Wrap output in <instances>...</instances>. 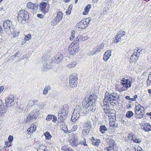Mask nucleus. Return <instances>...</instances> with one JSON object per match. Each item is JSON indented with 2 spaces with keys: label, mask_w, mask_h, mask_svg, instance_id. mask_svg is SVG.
Listing matches in <instances>:
<instances>
[{
  "label": "nucleus",
  "mask_w": 151,
  "mask_h": 151,
  "mask_svg": "<svg viewBox=\"0 0 151 151\" xmlns=\"http://www.w3.org/2000/svg\"><path fill=\"white\" fill-rule=\"evenodd\" d=\"M97 98L94 94L87 95L82 102V105L86 107L89 111L94 112L96 109L95 102Z\"/></svg>",
  "instance_id": "nucleus-1"
},
{
  "label": "nucleus",
  "mask_w": 151,
  "mask_h": 151,
  "mask_svg": "<svg viewBox=\"0 0 151 151\" xmlns=\"http://www.w3.org/2000/svg\"><path fill=\"white\" fill-rule=\"evenodd\" d=\"M68 111V106L67 105H64L62 107L60 112L58 113V121L62 122L64 121L66 117Z\"/></svg>",
  "instance_id": "nucleus-2"
},
{
  "label": "nucleus",
  "mask_w": 151,
  "mask_h": 151,
  "mask_svg": "<svg viewBox=\"0 0 151 151\" xmlns=\"http://www.w3.org/2000/svg\"><path fill=\"white\" fill-rule=\"evenodd\" d=\"M28 12L26 10H22L20 11L18 15V20L20 23L24 24L29 19Z\"/></svg>",
  "instance_id": "nucleus-3"
},
{
  "label": "nucleus",
  "mask_w": 151,
  "mask_h": 151,
  "mask_svg": "<svg viewBox=\"0 0 151 151\" xmlns=\"http://www.w3.org/2000/svg\"><path fill=\"white\" fill-rule=\"evenodd\" d=\"M3 27L5 32L9 34L12 32L14 28L12 23L9 20H6L4 22Z\"/></svg>",
  "instance_id": "nucleus-4"
},
{
  "label": "nucleus",
  "mask_w": 151,
  "mask_h": 151,
  "mask_svg": "<svg viewBox=\"0 0 151 151\" xmlns=\"http://www.w3.org/2000/svg\"><path fill=\"white\" fill-rule=\"evenodd\" d=\"M71 132L69 130L68 132L70 138V145L73 146H77L78 144V137L77 134L74 133H71Z\"/></svg>",
  "instance_id": "nucleus-5"
},
{
  "label": "nucleus",
  "mask_w": 151,
  "mask_h": 151,
  "mask_svg": "<svg viewBox=\"0 0 151 151\" xmlns=\"http://www.w3.org/2000/svg\"><path fill=\"white\" fill-rule=\"evenodd\" d=\"M40 114V112L38 109H36L33 110L28 115L27 117V121L31 122L33 119L36 120Z\"/></svg>",
  "instance_id": "nucleus-6"
},
{
  "label": "nucleus",
  "mask_w": 151,
  "mask_h": 151,
  "mask_svg": "<svg viewBox=\"0 0 151 151\" xmlns=\"http://www.w3.org/2000/svg\"><path fill=\"white\" fill-rule=\"evenodd\" d=\"M90 19L87 18L86 19H83V20L80 22L78 23V26L79 28L82 29L86 28L89 24V22L91 21Z\"/></svg>",
  "instance_id": "nucleus-7"
},
{
  "label": "nucleus",
  "mask_w": 151,
  "mask_h": 151,
  "mask_svg": "<svg viewBox=\"0 0 151 151\" xmlns=\"http://www.w3.org/2000/svg\"><path fill=\"white\" fill-rule=\"evenodd\" d=\"M135 116L136 118L141 119L143 117L144 114L145 113V109L141 110L138 107H136V109L134 110Z\"/></svg>",
  "instance_id": "nucleus-8"
},
{
  "label": "nucleus",
  "mask_w": 151,
  "mask_h": 151,
  "mask_svg": "<svg viewBox=\"0 0 151 151\" xmlns=\"http://www.w3.org/2000/svg\"><path fill=\"white\" fill-rule=\"evenodd\" d=\"M79 109L77 107L75 108L72 115L71 120L72 122H75L79 117L80 113L79 112Z\"/></svg>",
  "instance_id": "nucleus-9"
},
{
  "label": "nucleus",
  "mask_w": 151,
  "mask_h": 151,
  "mask_svg": "<svg viewBox=\"0 0 151 151\" xmlns=\"http://www.w3.org/2000/svg\"><path fill=\"white\" fill-rule=\"evenodd\" d=\"M121 84L124 87L127 88L124 90H127L128 88H130L132 86V82L128 79L123 78L121 81Z\"/></svg>",
  "instance_id": "nucleus-10"
},
{
  "label": "nucleus",
  "mask_w": 151,
  "mask_h": 151,
  "mask_svg": "<svg viewBox=\"0 0 151 151\" xmlns=\"http://www.w3.org/2000/svg\"><path fill=\"white\" fill-rule=\"evenodd\" d=\"M14 97L12 95H10L9 97L7 98V99L6 100V104L7 107L10 106L14 104Z\"/></svg>",
  "instance_id": "nucleus-11"
},
{
  "label": "nucleus",
  "mask_w": 151,
  "mask_h": 151,
  "mask_svg": "<svg viewBox=\"0 0 151 151\" xmlns=\"http://www.w3.org/2000/svg\"><path fill=\"white\" fill-rule=\"evenodd\" d=\"M125 33V32L122 30H120L118 32L115 37V39L117 42L121 41V37L124 35Z\"/></svg>",
  "instance_id": "nucleus-12"
},
{
  "label": "nucleus",
  "mask_w": 151,
  "mask_h": 151,
  "mask_svg": "<svg viewBox=\"0 0 151 151\" xmlns=\"http://www.w3.org/2000/svg\"><path fill=\"white\" fill-rule=\"evenodd\" d=\"M51 68L49 64L45 63L42 68V70L43 72H45L50 70Z\"/></svg>",
  "instance_id": "nucleus-13"
},
{
  "label": "nucleus",
  "mask_w": 151,
  "mask_h": 151,
  "mask_svg": "<svg viewBox=\"0 0 151 151\" xmlns=\"http://www.w3.org/2000/svg\"><path fill=\"white\" fill-rule=\"evenodd\" d=\"M38 5L33 4L32 2H29L27 4V7L29 9L34 10L35 8L38 7Z\"/></svg>",
  "instance_id": "nucleus-14"
},
{
  "label": "nucleus",
  "mask_w": 151,
  "mask_h": 151,
  "mask_svg": "<svg viewBox=\"0 0 151 151\" xmlns=\"http://www.w3.org/2000/svg\"><path fill=\"white\" fill-rule=\"evenodd\" d=\"M47 5V4L45 2H42L40 4L39 6L40 9L42 12L45 13L46 12V7Z\"/></svg>",
  "instance_id": "nucleus-15"
},
{
  "label": "nucleus",
  "mask_w": 151,
  "mask_h": 151,
  "mask_svg": "<svg viewBox=\"0 0 151 151\" xmlns=\"http://www.w3.org/2000/svg\"><path fill=\"white\" fill-rule=\"evenodd\" d=\"M104 101H112V99L111 93H110L109 92L106 91L105 93L104 96Z\"/></svg>",
  "instance_id": "nucleus-16"
},
{
  "label": "nucleus",
  "mask_w": 151,
  "mask_h": 151,
  "mask_svg": "<svg viewBox=\"0 0 151 151\" xmlns=\"http://www.w3.org/2000/svg\"><path fill=\"white\" fill-rule=\"evenodd\" d=\"M68 52L71 55H74L77 52V51L75 50L74 47H72L70 45L68 47Z\"/></svg>",
  "instance_id": "nucleus-17"
},
{
  "label": "nucleus",
  "mask_w": 151,
  "mask_h": 151,
  "mask_svg": "<svg viewBox=\"0 0 151 151\" xmlns=\"http://www.w3.org/2000/svg\"><path fill=\"white\" fill-rule=\"evenodd\" d=\"M78 109H79V112H80V113H82L83 114H86V113L89 111V110L86 107L84 106L83 105L81 108H78Z\"/></svg>",
  "instance_id": "nucleus-18"
},
{
  "label": "nucleus",
  "mask_w": 151,
  "mask_h": 151,
  "mask_svg": "<svg viewBox=\"0 0 151 151\" xmlns=\"http://www.w3.org/2000/svg\"><path fill=\"white\" fill-rule=\"evenodd\" d=\"M112 101H116L119 99V95L116 93H111Z\"/></svg>",
  "instance_id": "nucleus-19"
},
{
  "label": "nucleus",
  "mask_w": 151,
  "mask_h": 151,
  "mask_svg": "<svg viewBox=\"0 0 151 151\" xmlns=\"http://www.w3.org/2000/svg\"><path fill=\"white\" fill-rule=\"evenodd\" d=\"M139 54L136 55V53L134 52L131 57L130 60H131L132 62L135 61L139 58Z\"/></svg>",
  "instance_id": "nucleus-20"
},
{
  "label": "nucleus",
  "mask_w": 151,
  "mask_h": 151,
  "mask_svg": "<svg viewBox=\"0 0 151 151\" xmlns=\"http://www.w3.org/2000/svg\"><path fill=\"white\" fill-rule=\"evenodd\" d=\"M91 5L90 4H88L84 8V11L83 12V15H86L89 12L90 9L91 8Z\"/></svg>",
  "instance_id": "nucleus-21"
},
{
  "label": "nucleus",
  "mask_w": 151,
  "mask_h": 151,
  "mask_svg": "<svg viewBox=\"0 0 151 151\" xmlns=\"http://www.w3.org/2000/svg\"><path fill=\"white\" fill-rule=\"evenodd\" d=\"M92 144L94 145L98 146L99 143L100 142V140L99 139H95L93 137L92 138Z\"/></svg>",
  "instance_id": "nucleus-22"
},
{
  "label": "nucleus",
  "mask_w": 151,
  "mask_h": 151,
  "mask_svg": "<svg viewBox=\"0 0 151 151\" xmlns=\"http://www.w3.org/2000/svg\"><path fill=\"white\" fill-rule=\"evenodd\" d=\"M78 84L77 80L69 81V85L71 88H74L76 87Z\"/></svg>",
  "instance_id": "nucleus-23"
},
{
  "label": "nucleus",
  "mask_w": 151,
  "mask_h": 151,
  "mask_svg": "<svg viewBox=\"0 0 151 151\" xmlns=\"http://www.w3.org/2000/svg\"><path fill=\"white\" fill-rule=\"evenodd\" d=\"M143 129L145 132L150 131L151 129V127L150 125L148 124H145L143 126Z\"/></svg>",
  "instance_id": "nucleus-24"
},
{
  "label": "nucleus",
  "mask_w": 151,
  "mask_h": 151,
  "mask_svg": "<svg viewBox=\"0 0 151 151\" xmlns=\"http://www.w3.org/2000/svg\"><path fill=\"white\" fill-rule=\"evenodd\" d=\"M91 123L89 121H87L83 125V127L84 128H87L88 129H91Z\"/></svg>",
  "instance_id": "nucleus-25"
},
{
  "label": "nucleus",
  "mask_w": 151,
  "mask_h": 151,
  "mask_svg": "<svg viewBox=\"0 0 151 151\" xmlns=\"http://www.w3.org/2000/svg\"><path fill=\"white\" fill-rule=\"evenodd\" d=\"M78 78H77V75L74 74L70 76L69 77V81H75L78 80Z\"/></svg>",
  "instance_id": "nucleus-26"
},
{
  "label": "nucleus",
  "mask_w": 151,
  "mask_h": 151,
  "mask_svg": "<svg viewBox=\"0 0 151 151\" xmlns=\"http://www.w3.org/2000/svg\"><path fill=\"white\" fill-rule=\"evenodd\" d=\"M107 130V129L105 125H102L100 127L99 131L102 134L104 133L105 131Z\"/></svg>",
  "instance_id": "nucleus-27"
},
{
  "label": "nucleus",
  "mask_w": 151,
  "mask_h": 151,
  "mask_svg": "<svg viewBox=\"0 0 151 151\" xmlns=\"http://www.w3.org/2000/svg\"><path fill=\"white\" fill-rule=\"evenodd\" d=\"M37 151H47V150L45 145H42L39 146Z\"/></svg>",
  "instance_id": "nucleus-28"
},
{
  "label": "nucleus",
  "mask_w": 151,
  "mask_h": 151,
  "mask_svg": "<svg viewBox=\"0 0 151 151\" xmlns=\"http://www.w3.org/2000/svg\"><path fill=\"white\" fill-rule=\"evenodd\" d=\"M97 52V50H95V49H93L92 50L90 51L88 53V55L89 56L96 55V54Z\"/></svg>",
  "instance_id": "nucleus-29"
},
{
  "label": "nucleus",
  "mask_w": 151,
  "mask_h": 151,
  "mask_svg": "<svg viewBox=\"0 0 151 151\" xmlns=\"http://www.w3.org/2000/svg\"><path fill=\"white\" fill-rule=\"evenodd\" d=\"M57 62L58 63L61 62L63 58V56L61 53H59L58 55H57Z\"/></svg>",
  "instance_id": "nucleus-30"
},
{
  "label": "nucleus",
  "mask_w": 151,
  "mask_h": 151,
  "mask_svg": "<svg viewBox=\"0 0 151 151\" xmlns=\"http://www.w3.org/2000/svg\"><path fill=\"white\" fill-rule=\"evenodd\" d=\"M63 17V13L61 12H59L57 13V14L56 17L59 20H61Z\"/></svg>",
  "instance_id": "nucleus-31"
},
{
  "label": "nucleus",
  "mask_w": 151,
  "mask_h": 151,
  "mask_svg": "<svg viewBox=\"0 0 151 151\" xmlns=\"http://www.w3.org/2000/svg\"><path fill=\"white\" fill-rule=\"evenodd\" d=\"M133 113L131 111H129L127 112L126 116L128 118H131L134 115Z\"/></svg>",
  "instance_id": "nucleus-32"
},
{
  "label": "nucleus",
  "mask_w": 151,
  "mask_h": 151,
  "mask_svg": "<svg viewBox=\"0 0 151 151\" xmlns=\"http://www.w3.org/2000/svg\"><path fill=\"white\" fill-rule=\"evenodd\" d=\"M106 141L109 145H114L115 141L111 138H108L106 139Z\"/></svg>",
  "instance_id": "nucleus-33"
},
{
  "label": "nucleus",
  "mask_w": 151,
  "mask_h": 151,
  "mask_svg": "<svg viewBox=\"0 0 151 151\" xmlns=\"http://www.w3.org/2000/svg\"><path fill=\"white\" fill-rule=\"evenodd\" d=\"M76 65V63L75 62L70 63L67 65V66L69 68H74Z\"/></svg>",
  "instance_id": "nucleus-34"
},
{
  "label": "nucleus",
  "mask_w": 151,
  "mask_h": 151,
  "mask_svg": "<svg viewBox=\"0 0 151 151\" xmlns=\"http://www.w3.org/2000/svg\"><path fill=\"white\" fill-rule=\"evenodd\" d=\"M50 87L49 86H46L45 87L43 91V94L45 95H46L47 94L48 91L50 90Z\"/></svg>",
  "instance_id": "nucleus-35"
},
{
  "label": "nucleus",
  "mask_w": 151,
  "mask_h": 151,
  "mask_svg": "<svg viewBox=\"0 0 151 151\" xmlns=\"http://www.w3.org/2000/svg\"><path fill=\"white\" fill-rule=\"evenodd\" d=\"M109 126L111 127H112V128L114 127H116V122L115 121L112 120H110L109 121Z\"/></svg>",
  "instance_id": "nucleus-36"
},
{
  "label": "nucleus",
  "mask_w": 151,
  "mask_h": 151,
  "mask_svg": "<svg viewBox=\"0 0 151 151\" xmlns=\"http://www.w3.org/2000/svg\"><path fill=\"white\" fill-rule=\"evenodd\" d=\"M79 39L80 41H83L87 40L88 37L87 36H83V35H79Z\"/></svg>",
  "instance_id": "nucleus-37"
},
{
  "label": "nucleus",
  "mask_w": 151,
  "mask_h": 151,
  "mask_svg": "<svg viewBox=\"0 0 151 151\" xmlns=\"http://www.w3.org/2000/svg\"><path fill=\"white\" fill-rule=\"evenodd\" d=\"M101 104V106L103 109L109 106V105L108 104V102L107 101H104Z\"/></svg>",
  "instance_id": "nucleus-38"
},
{
  "label": "nucleus",
  "mask_w": 151,
  "mask_h": 151,
  "mask_svg": "<svg viewBox=\"0 0 151 151\" xmlns=\"http://www.w3.org/2000/svg\"><path fill=\"white\" fill-rule=\"evenodd\" d=\"M147 85L149 86L150 85L151 83V73L149 75L148 79L147 81Z\"/></svg>",
  "instance_id": "nucleus-39"
},
{
  "label": "nucleus",
  "mask_w": 151,
  "mask_h": 151,
  "mask_svg": "<svg viewBox=\"0 0 151 151\" xmlns=\"http://www.w3.org/2000/svg\"><path fill=\"white\" fill-rule=\"evenodd\" d=\"M34 124L32 125L28 129L27 131L28 132L30 133H33L34 132H35V130H33V128H34Z\"/></svg>",
  "instance_id": "nucleus-40"
},
{
  "label": "nucleus",
  "mask_w": 151,
  "mask_h": 151,
  "mask_svg": "<svg viewBox=\"0 0 151 151\" xmlns=\"http://www.w3.org/2000/svg\"><path fill=\"white\" fill-rule=\"evenodd\" d=\"M44 134L46 139H51V136L48 132H46Z\"/></svg>",
  "instance_id": "nucleus-41"
},
{
  "label": "nucleus",
  "mask_w": 151,
  "mask_h": 151,
  "mask_svg": "<svg viewBox=\"0 0 151 151\" xmlns=\"http://www.w3.org/2000/svg\"><path fill=\"white\" fill-rule=\"evenodd\" d=\"M8 107H7V106H4L3 107L1 108V110L0 111V112L1 113V111H2V113H5Z\"/></svg>",
  "instance_id": "nucleus-42"
},
{
  "label": "nucleus",
  "mask_w": 151,
  "mask_h": 151,
  "mask_svg": "<svg viewBox=\"0 0 151 151\" xmlns=\"http://www.w3.org/2000/svg\"><path fill=\"white\" fill-rule=\"evenodd\" d=\"M142 50L136 48V49L134 50V52L136 53V55L139 54V56H140V52Z\"/></svg>",
  "instance_id": "nucleus-43"
},
{
  "label": "nucleus",
  "mask_w": 151,
  "mask_h": 151,
  "mask_svg": "<svg viewBox=\"0 0 151 151\" xmlns=\"http://www.w3.org/2000/svg\"><path fill=\"white\" fill-rule=\"evenodd\" d=\"M104 55L110 57L111 55V50H107L105 52Z\"/></svg>",
  "instance_id": "nucleus-44"
},
{
  "label": "nucleus",
  "mask_w": 151,
  "mask_h": 151,
  "mask_svg": "<svg viewBox=\"0 0 151 151\" xmlns=\"http://www.w3.org/2000/svg\"><path fill=\"white\" fill-rule=\"evenodd\" d=\"M33 105H34V104L33 103V101H32V100H30L29 102L27 107L29 108H30Z\"/></svg>",
  "instance_id": "nucleus-45"
},
{
  "label": "nucleus",
  "mask_w": 151,
  "mask_h": 151,
  "mask_svg": "<svg viewBox=\"0 0 151 151\" xmlns=\"http://www.w3.org/2000/svg\"><path fill=\"white\" fill-rule=\"evenodd\" d=\"M104 112L106 114H109L110 112V109L109 108V106L106 108H104Z\"/></svg>",
  "instance_id": "nucleus-46"
},
{
  "label": "nucleus",
  "mask_w": 151,
  "mask_h": 151,
  "mask_svg": "<svg viewBox=\"0 0 151 151\" xmlns=\"http://www.w3.org/2000/svg\"><path fill=\"white\" fill-rule=\"evenodd\" d=\"M31 35L30 34H29L28 35H27L25 36L24 40L26 41L29 40L31 39Z\"/></svg>",
  "instance_id": "nucleus-47"
},
{
  "label": "nucleus",
  "mask_w": 151,
  "mask_h": 151,
  "mask_svg": "<svg viewBox=\"0 0 151 151\" xmlns=\"http://www.w3.org/2000/svg\"><path fill=\"white\" fill-rule=\"evenodd\" d=\"M37 106L40 109H42L45 107V105L44 104L42 103L38 104Z\"/></svg>",
  "instance_id": "nucleus-48"
},
{
  "label": "nucleus",
  "mask_w": 151,
  "mask_h": 151,
  "mask_svg": "<svg viewBox=\"0 0 151 151\" xmlns=\"http://www.w3.org/2000/svg\"><path fill=\"white\" fill-rule=\"evenodd\" d=\"M13 137L12 136L9 135L8 138L9 142V143H11L13 141Z\"/></svg>",
  "instance_id": "nucleus-49"
},
{
  "label": "nucleus",
  "mask_w": 151,
  "mask_h": 151,
  "mask_svg": "<svg viewBox=\"0 0 151 151\" xmlns=\"http://www.w3.org/2000/svg\"><path fill=\"white\" fill-rule=\"evenodd\" d=\"M53 115H48L46 118V120L47 121L51 120L52 118Z\"/></svg>",
  "instance_id": "nucleus-50"
},
{
  "label": "nucleus",
  "mask_w": 151,
  "mask_h": 151,
  "mask_svg": "<svg viewBox=\"0 0 151 151\" xmlns=\"http://www.w3.org/2000/svg\"><path fill=\"white\" fill-rule=\"evenodd\" d=\"M80 144L81 145H83L84 146H87V144H86V140L84 139H83V140L81 141L80 142Z\"/></svg>",
  "instance_id": "nucleus-51"
},
{
  "label": "nucleus",
  "mask_w": 151,
  "mask_h": 151,
  "mask_svg": "<svg viewBox=\"0 0 151 151\" xmlns=\"http://www.w3.org/2000/svg\"><path fill=\"white\" fill-rule=\"evenodd\" d=\"M133 141L136 143H139L141 142V140L139 138H138L137 137L136 139H134Z\"/></svg>",
  "instance_id": "nucleus-52"
},
{
  "label": "nucleus",
  "mask_w": 151,
  "mask_h": 151,
  "mask_svg": "<svg viewBox=\"0 0 151 151\" xmlns=\"http://www.w3.org/2000/svg\"><path fill=\"white\" fill-rule=\"evenodd\" d=\"M78 128V126L76 125H74L73 126L71 130L72 131H76Z\"/></svg>",
  "instance_id": "nucleus-53"
},
{
  "label": "nucleus",
  "mask_w": 151,
  "mask_h": 151,
  "mask_svg": "<svg viewBox=\"0 0 151 151\" xmlns=\"http://www.w3.org/2000/svg\"><path fill=\"white\" fill-rule=\"evenodd\" d=\"M58 23L56 21H55V20H54L53 19L51 22V24L52 25H56Z\"/></svg>",
  "instance_id": "nucleus-54"
},
{
  "label": "nucleus",
  "mask_w": 151,
  "mask_h": 151,
  "mask_svg": "<svg viewBox=\"0 0 151 151\" xmlns=\"http://www.w3.org/2000/svg\"><path fill=\"white\" fill-rule=\"evenodd\" d=\"M109 57L106 55H105L104 54V57H103V60L105 61H107L108 59H109Z\"/></svg>",
  "instance_id": "nucleus-55"
},
{
  "label": "nucleus",
  "mask_w": 151,
  "mask_h": 151,
  "mask_svg": "<svg viewBox=\"0 0 151 151\" xmlns=\"http://www.w3.org/2000/svg\"><path fill=\"white\" fill-rule=\"evenodd\" d=\"M80 41V39H79V36L77 37L75 39L74 42H75V44H77L79 41Z\"/></svg>",
  "instance_id": "nucleus-56"
},
{
  "label": "nucleus",
  "mask_w": 151,
  "mask_h": 151,
  "mask_svg": "<svg viewBox=\"0 0 151 151\" xmlns=\"http://www.w3.org/2000/svg\"><path fill=\"white\" fill-rule=\"evenodd\" d=\"M109 145V146L107 148L108 151H110V150H111V149H110V148L111 149L113 148L114 145Z\"/></svg>",
  "instance_id": "nucleus-57"
},
{
  "label": "nucleus",
  "mask_w": 151,
  "mask_h": 151,
  "mask_svg": "<svg viewBox=\"0 0 151 151\" xmlns=\"http://www.w3.org/2000/svg\"><path fill=\"white\" fill-rule=\"evenodd\" d=\"M75 32L74 30H73L71 32V36L72 37L74 38L75 37Z\"/></svg>",
  "instance_id": "nucleus-58"
},
{
  "label": "nucleus",
  "mask_w": 151,
  "mask_h": 151,
  "mask_svg": "<svg viewBox=\"0 0 151 151\" xmlns=\"http://www.w3.org/2000/svg\"><path fill=\"white\" fill-rule=\"evenodd\" d=\"M136 107H138V108H139L140 109H141V110H142V108H143V109H145L144 108L143 106H142L140 104H138V105L137 106L136 105L135 107V109H136Z\"/></svg>",
  "instance_id": "nucleus-59"
},
{
  "label": "nucleus",
  "mask_w": 151,
  "mask_h": 151,
  "mask_svg": "<svg viewBox=\"0 0 151 151\" xmlns=\"http://www.w3.org/2000/svg\"><path fill=\"white\" fill-rule=\"evenodd\" d=\"M52 118H53L52 121L54 122H56L57 121V118L56 116H55L54 115H53Z\"/></svg>",
  "instance_id": "nucleus-60"
},
{
  "label": "nucleus",
  "mask_w": 151,
  "mask_h": 151,
  "mask_svg": "<svg viewBox=\"0 0 151 151\" xmlns=\"http://www.w3.org/2000/svg\"><path fill=\"white\" fill-rule=\"evenodd\" d=\"M133 135V134H132V133L129 134L128 136V139L131 140Z\"/></svg>",
  "instance_id": "nucleus-61"
},
{
  "label": "nucleus",
  "mask_w": 151,
  "mask_h": 151,
  "mask_svg": "<svg viewBox=\"0 0 151 151\" xmlns=\"http://www.w3.org/2000/svg\"><path fill=\"white\" fill-rule=\"evenodd\" d=\"M101 47H100L99 46H98L97 47V48L96 50H97V52H99L101 50Z\"/></svg>",
  "instance_id": "nucleus-62"
},
{
  "label": "nucleus",
  "mask_w": 151,
  "mask_h": 151,
  "mask_svg": "<svg viewBox=\"0 0 151 151\" xmlns=\"http://www.w3.org/2000/svg\"><path fill=\"white\" fill-rule=\"evenodd\" d=\"M37 16L38 17H39L40 18H42L43 17V15L41 14H37Z\"/></svg>",
  "instance_id": "nucleus-63"
},
{
  "label": "nucleus",
  "mask_w": 151,
  "mask_h": 151,
  "mask_svg": "<svg viewBox=\"0 0 151 151\" xmlns=\"http://www.w3.org/2000/svg\"><path fill=\"white\" fill-rule=\"evenodd\" d=\"M71 12V10L70 9H68V10H67L66 12V13L67 15H69L70 14Z\"/></svg>",
  "instance_id": "nucleus-64"
}]
</instances>
